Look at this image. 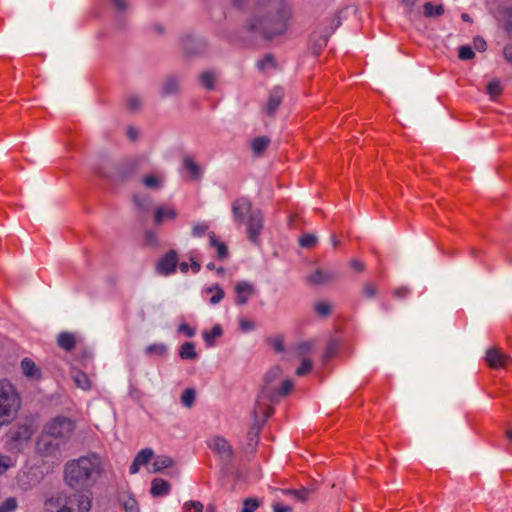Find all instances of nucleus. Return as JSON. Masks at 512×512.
<instances>
[{
	"instance_id": "obj_1",
	"label": "nucleus",
	"mask_w": 512,
	"mask_h": 512,
	"mask_svg": "<svg viewBox=\"0 0 512 512\" xmlns=\"http://www.w3.org/2000/svg\"><path fill=\"white\" fill-rule=\"evenodd\" d=\"M231 5L246 12L237 35H227L230 41L252 43L261 39L272 41L286 34L293 18L288 0H230Z\"/></svg>"
},
{
	"instance_id": "obj_2",
	"label": "nucleus",
	"mask_w": 512,
	"mask_h": 512,
	"mask_svg": "<svg viewBox=\"0 0 512 512\" xmlns=\"http://www.w3.org/2000/svg\"><path fill=\"white\" fill-rule=\"evenodd\" d=\"M103 473L101 457L96 453L81 456L68 461L64 467V480L66 484L77 491L91 488Z\"/></svg>"
},
{
	"instance_id": "obj_3",
	"label": "nucleus",
	"mask_w": 512,
	"mask_h": 512,
	"mask_svg": "<svg viewBox=\"0 0 512 512\" xmlns=\"http://www.w3.org/2000/svg\"><path fill=\"white\" fill-rule=\"evenodd\" d=\"M143 160L141 156L103 158L95 167V173L115 186L125 185L136 178Z\"/></svg>"
},
{
	"instance_id": "obj_4",
	"label": "nucleus",
	"mask_w": 512,
	"mask_h": 512,
	"mask_svg": "<svg viewBox=\"0 0 512 512\" xmlns=\"http://www.w3.org/2000/svg\"><path fill=\"white\" fill-rule=\"evenodd\" d=\"M235 221L247 225L248 238L258 243V237L263 230V214L259 209H252L251 201L246 197L235 199L231 206Z\"/></svg>"
},
{
	"instance_id": "obj_5",
	"label": "nucleus",
	"mask_w": 512,
	"mask_h": 512,
	"mask_svg": "<svg viewBox=\"0 0 512 512\" xmlns=\"http://www.w3.org/2000/svg\"><path fill=\"white\" fill-rule=\"evenodd\" d=\"M43 507L45 512H89L91 500L82 493L60 491L48 496Z\"/></svg>"
},
{
	"instance_id": "obj_6",
	"label": "nucleus",
	"mask_w": 512,
	"mask_h": 512,
	"mask_svg": "<svg viewBox=\"0 0 512 512\" xmlns=\"http://www.w3.org/2000/svg\"><path fill=\"white\" fill-rule=\"evenodd\" d=\"M293 382L289 379L283 381L280 388L268 387L261 388L257 396L255 406L252 414L258 418L260 414H263L265 418L270 417L273 413V408L270 403H276L280 398L287 396L293 389Z\"/></svg>"
},
{
	"instance_id": "obj_7",
	"label": "nucleus",
	"mask_w": 512,
	"mask_h": 512,
	"mask_svg": "<svg viewBox=\"0 0 512 512\" xmlns=\"http://www.w3.org/2000/svg\"><path fill=\"white\" fill-rule=\"evenodd\" d=\"M21 399L16 388L7 380H0V428L9 425L17 416Z\"/></svg>"
},
{
	"instance_id": "obj_8",
	"label": "nucleus",
	"mask_w": 512,
	"mask_h": 512,
	"mask_svg": "<svg viewBox=\"0 0 512 512\" xmlns=\"http://www.w3.org/2000/svg\"><path fill=\"white\" fill-rule=\"evenodd\" d=\"M64 444L65 442L43 430L35 444L36 454L42 459L52 460V462L60 461Z\"/></svg>"
},
{
	"instance_id": "obj_9",
	"label": "nucleus",
	"mask_w": 512,
	"mask_h": 512,
	"mask_svg": "<svg viewBox=\"0 0 512 512\" xmlns=\"http://www.w3.org/2000/svg\"><path fill=\"white\" fill-rule=\"evenodd\" d=\"M75 430V423L68 417L57 416L48 422L44 431L66 443Z\"/></svg>"
},
{
	"instance_id": "obj_10",
	"label": "nucleus",
	"mask_w": 512,
	"mask_h": 512,
	"mask_svg": "<svg viewBox=\"0 0 512 512\" xmlns=\"http://www.w3.org/2000/svg\"><path fill=\"white\" fill-rule=\"evenodd\" d=\"M180 44L182 50L187 55H201L206 52L208 44L207 41L202 37H196L192 34H184L180 38Z\"/></svg>"
},
{
	"instance_id": "obj_11",
	"label": "nucleus",
	"mask_w": 512,
	"mask_h": 512,
	"mask_svg": "<svg viewBox=\"0 0 512 512\" xmlns=\"http://www.w3.org/2000/svg\"><path fill=\"white\" fill-rule=\"evenodd\" d=\"M181 76L175 73L168 74L160 84V95L162 98L177 96L181 93Z\"/></svg>"
},
{
	"instance_id": "obj_12",
	"label": "nucleus",
	"mask_w": 512,
	"mask_h": 512,
	"mask_svg": "<svg viewBox=\"0 0 512 512\" xmlns=\"http://www.w3.org/2000/svg\"><path fill=\"white\" fill-rule=\"evenodd\" d=\"M178 263V254L175 250H169L156 264V272L160 275L168 276L175 272Z\"/></svg>"
},
{
	"instance_id": "obj_13",
	"label": "nucleus",
	"mask_w": 512,
	"mask_h": 512,
	"mask_svg": "<svg viewBox=\"0 0 512 512\" xmlns=\"http://www.w3.org/2000/svg\"><path fill=\"white\" fill-rule=\"evenodd\" d=\"M213 450L219 455L222 462L230 464L233 459V450L228 441L223 437H215L212 444Z\"/></svg>"
},
{
	"instance_id": "obj_14",
	"label": "nucleus",
	"mask_w": 512,
	"mask_h": 512,
	"mask_svg": "<svg viewBox=\"0 0 512 512\" xmlns=\"http://www.w3.org/2000/svg\"><path fill=\"white\" fill-rule=\"evenodd\" d=\"M485 360L493 369L504 368L510 362V358L497 348H490L486 351Z\"/></svg>"
},
{
	"instance_id": "obj_15",
	"label": "nucleus",
	"mask_w": 512,
	"mask_h": 512,
	"mask_svg": "<svg viewBox=\"0 0 512 512\" xmlns=\"http://www.w3.org/2000/svg\"><path fill=\"white\" fill-rule=\"evenodd\" d=\"M234 291L236 293L235 303L241 306L247 304L249 298L255 294L254 286L247 281L238 282Z\"/></svg>"
},
{
	"instance_id": "obj_16",
	"label": "nucleus",
	"mask_w": 512,
	"mask_h": 512,
	"mask_svg": "<svg viewBox=\"0 0 512 512\" xmlns=\"http://www.w3.org/2000/svg\"><path fill=\"white\" fill-rule=\"evenodd\" d=\"M283 97H284V90L282 87L276 86L270 91L269 97H268V102L265 107V113L268 116H270V117L274 116L278 107L282 103Z\"/></svg>"
},
{
	"instance_id": "obj_17",
	"label": "nucleus",
	"mask_w": 512,
	"mask_h": 512,
	"mask_svg": "<svg viewBox=\"0 0 512 512\" xmlns=\"http://www.w3.org/2000/svg\"><path fill=\"white\" fill-rule=\"evenodd\" d=\"M338 277V273L334 270L317 269L307 276V281L313 285H322L332 282Z\"/></svg>"
},
{
	"instance_id": "obj_18",
	"label": "nucleus",
	"mask_w": 512,
	"mask_h": 512,
	"mask_svg": "<svg viewBox=\"0 0 512 512\" xmlns=\"http://www.w3.org/2000/svg\"><path fill=\"white\" fill-rule=\"evenodd\" d=\"M329 40V33L323 31H314L310 39V49L313 55H320L321 51L326 47Z\"/></svg>"
},
{
	"instance_id": "obj_19",
	"label": "nucleus",
	"mask_w": 512,
	"mask_h": 512,
	"mask_svg": "<svg viewBox=\"0 0 512 512\" xmlns=\"http://www.w3.org/2000/svg\"><path fill=\"white\" fill-rule=\"evenodd\" d=\"M57 345L67 351H72L76 346V336L72 332H61L57 336Z\"/></svg>"
},
{
	"instance_id": "obj_20",
	"label": "nucleus",
	"mask_w": 512,
	"mask_h": 512,
	"mask_svg": "<svg viewBox=\"0 0 512 512\" xmlns=\"http://www.w3.org/2000/svg\"><path fill=\"white\" fill-rule=\"evenodd\" d=\"M21 368L23 374L31 379L38 380L41 378V370L40 368L35 364L34 361H32L29 358H24L21 361Z\"/></svg>"
},
{
	"instance_id": "obj_21",
	"label": "nucleus",
	"mask_w": 512,
	"mask_h": 512,
	"mask_svg": "<svg viewBox=\"0 0 512 512\" xmlns=\"http://www.w3.org/2000/svg\"><path fill=\"white\" fill-rule=\"evenodd\" d=\"M208 236L210 246L216 248V258L220 261L227 259L229 257L227 245L224 242L218 241L214 232H210Z\"/></svg>"
},
{
	"instance_id": "obj_22",
	"label": "nucleus",
	"mask_w": 512,
	"mask_h": 512,
	"mask_svg": "<svg viewBox=\"0 0 512 512\" xmlns=\"http://www.w3.org/2000/svg\"><path fill=\"white\" fill-rule=\"evenodd\" d=\"M171 489V485L166 480L155 478L151 482L150 493L153 497L167 495Z\"/></svg>"
},
{
	"instance_id": "obj_23",
	"label": "nucleus",
	"mask_w": 512,
	"mask_h": 512,
	"mask_svg": "<svg viewBox=\"0 0 512 512\" xmlns=\"http://www.w3.org/2000/svg\"><path fill=\"white\" fill-rule=\"evenodd\" d=\"M253 417H254V423L250 427V429L248 431V435H247L250 446L257 444L258 435L260 433L261 427L267 419V418H265V416L263 414H260L257 419L254 415H253Z\"/></svg>"
},
{
	"instance_id": "obj_24",
	"label": "nucleus",
	"mask_w": 512,
	"mask_h": 512,
	"mask_svg": "<svg viewBox=\"0 0 512 512\" xmlns=\"http://www.w3.org/2000/svg\"><path fill=\"white\" fill-rule=\"evenodd\" d=\"M271 143V139L268 136H260L256 137L251 141V149L253 155L256 157H260L263 155L264 151L268 148Z\"/></svg>"
},
{
	"instance_id": "obj_25",
	"label": "nucleus",
	"mask_w": 512,
	"mask_h": 512,
	"mask_svg": "<svg viewBox=\"0 0 512 512\" xmlns=\"http://www.w3.org/2000/svg\"><path fill=\"white\" fill-rule=\"evenodd\" d=\"M314 487H302L300 489H286L282 490V492L286 495L293 496L296 500L305 502L309 496L314 492Z\"/></svg>"
},
{
	"instance_id": "obj_26",
	"label": "nucleus",
	"mask_w": 512,
	"mask_h": 512,
	"mask_svg": "<svg viewBox=\"0 0 512 512\" xmlns=\"http://www.w3.org/2000/svg\"><path fill=\"white\" fill-rule=\"evenodd\" d=\"M71 377L77 387L83 390H87L91 387V382L84 372L77 369H72Z\"/></svg>"
},
{
	"instance_id": "obj_27",
	"label": "nucleus",
	"mask_w": 512,
	"mask_h": 512,
	"mask_svg": "<svg viewBox=\"0 0 512 512\" xmlns=\"http://www.w3.org/2000/svg\"><path fill=\"white\" fill-rule=\"evenodd\" d=\"M223 329L219 324H215L210 331L203 332V339L208 347L215 345V339L221 337Z\"/></svg>"
},
{
	"instance_id": "obj_28",
	"label": "nucleus",
	"mask_w": 512,
	"mask_h": 512,
	"mask_svg": "<svg viewBox=\"0 0 512 512\" xmlns=\"http://www.w3.org/2000/svg\"><path fill=\"white\" fill-rule=\"evenodd\" d=\"M177 212L173 208L159 207L155 211L154 221L156 225H161L165 218L175 219Z\"/></svg>"
},
{
	"instance_id": "obj_29",
	"label": "nucleus",
	"mask_w": 512,
	"mask_h": 512,
	"mask_svg": "<svg viewBox=\"0 0 512 512\" xmlns=\"http://www.w3.org/2000/svg\"><path fill=\"white\" fill-rule=\"evenodd\" d=\"M179 357L183 360H195L198 357L193 342H185L180 346Z\"/></svg>"
},
{
	"instance_id": "obj_30",
	"label": "nucleus",
	"mask_w": 512,
	"mask_h": 512,
	"mask_svg": "<svg viewBox=\"0 0 512 512\" xmlns=\"http://www.w3.org/2000/svg\"><path fill=\"white\" fill-rule=\"evenodd\" d=\"M142 184L152 190H159L163 187V178L155 174H149L142 178Z\"/></svg>"
},
{
	"instance_id": "obj_31",
	"label": "nucleus",
	"mask_w": 512,
	"mask_h": 512,
	"mask_svg": "<svg viewBox=\"0 0 512 512\" xmlns=\"http://www.w3.org/2000/svg\"><path fill=\"white\" fill-rule=\"evenodd\" d=\"M174 464V460L166 455H159L155 458L152 466L153 472H160L163 469L170 468Z\"/></svg>"
},
{
	"instance_id": "obj_32",
	"label": "nucleus",
	"mask_w": 512,
	"mask_h": 512,
	"mask_svg": "<svg viewBox=\"0 0 512 512\" xmlns=\"http://www.w3.org/2000/svg\"><path fill=\"white\" fill-rule=\"evenodd\" d=\"M282 369L279 366L272 367L264 376L263 385L261 388L273 387V382L280 378Z\"/></svg>"
},
{
	"instance_id": "obj_33",
	"label": "nucleus",
	"mask_w": 512,
	"mask_h": 512,
	"mask_svg": "<svg viewBox=\"0 0 512 512\" xmlns=\"http://www.w3.org/2000/svg\"><path fill=\"white\" fill-rule=\"evenodd\" d=\"M424 16L427 18L439 17L444 14V6L442 4L434 6L431 2H426L423 5Z\"/></svg>"
},
{
	"instance_id": "obj_34",
	"label": "nucleus",
	"mask_w": 512,
	"mask_h": 512,
	"mask_svg": "<svg viewBox=\"0 0 512 512\" xmlns=\"http://www.w3.org/2000/svg\"><path fill=\"white\" fill-rule=\"evenodd\" d=\"M133 202L135 204V206L143 211V212H148L151 208V197L149 195H134L133 196Z\"/></svg>"
},
{
	"instance_id": "obj_35",
	"label": "nucleus",
	"mask_w": 512,
	"mask_h": 512,
	"mask_svg": "<svg viewBox=\"0 0 512 512\" xmlns=\"http://www.w3.org/2000/svg\"><path fill=\"white\" fill-rule=\"evenodd\" d=\"M216 73L213 71H204L200 77V83L203 87H205L208 90H213L215 88V80H216Z\"/></svg>"
},
{
	"instance_id": "obj_36",
	"label": "nucleus",
	"mask_w": 512,
	"mask_h": 512,
	"mask_svg": "<svg viewBox=\"0 0 512 512\" xmlns=\"http://www.w3.org/2000/svg\"><path fill=\"white\" fill-rule=\"evenodd\" d=\"M184 166L189 171L192 179L198 180L202 177V170L200 166L191 158L187 157L184 159Z\"/></svg>"
},
{
	"instance_id": "obj_37",
	"label": "nucleus",
	"mask_w": 512,
	"mask_h": 512,
	"mask_svg": "<svg viewBox=\"0 0 512 512\" xmlns=\"http://www.w3.org/2000/svg\"><path fill=\"white\" fill-rule=\"evenodd\" d=\"M205 291L206 293L215 292L209 300L210 304L212 305L218 304L225 296L224 290L218 284L212 287H208Z\"/></svg>"
},
{
	"instance_id": "obj_38",
	"label": "nucleus",
	"mask_w": 512,
	"mask_h": 512,
	"mask_svg": "<svg viewBox=\"0 0 512 512\" xmlns=\"http://www.w3.org/2000/svg\"><path fill=\"white\" fill-rule=\"evenodd\" d=\"M167 346L163 343H155L146 347L145 352L148 355H157L160 357L166 356Z\"/></svg>"
},
{
	"instance_id": "obj_39",
	"label": "nucleus",
	"mask_w": 512,
	"mask_h": 512,
	"mask_svg": "<svg viewBox=\"0 0 512 512\" xmlns=\"http://www.w3.org/2000/svg\"><path fill=\"white\" fill-rule=\"evenodd\" d=\"M316 314L322 318H327L332 312V306L328 302L320 301L314 304Z\"/></svg>"
},
{
	"instance_id": "obj_40",
	"label": "nucleus",
	"mask_w": 512,
	"mask_h": 512,
	"mask_svg": "<svg viewBox=\"0 0 512 512\" xmlns=\"http://www.w3.org/2000/svg\"><path fill=\"white\" fill-rule=\"evenodd\" d=\"M196 399V391L193 388H187L184 390L181 396V403L187 408H191Z\"/></svg>"
},
{
	"instance_id": "obj_41",
	"label": "nucleus",
	"mask_w": 512,
	"mask_h": 512,
	"mask_svg": "<svg viewBox=\"0 0 512 512\" xmlns=\"http://www.w3.org/2000/svg\"><path fill=\"white\" fill-rule=\"evenodd\" d=\"M500 15L504 21V28L507 32H512V8L511 7H502L499 10Z\"/></svg>"
},
{
	"instance_id": "obj_42",
	"label": "nucleus",
	"mask_w": 512,
	"mask_h": 512,
	"mask_svg": "<svg viewBox=\"0 0 512 512\" xmlns=\"http://www.w3.org/2000/svg\"><path fill=\"white\" fill-rule=\"evenodd\" d=\"M341 11L334 14L329 18V26L324 27L321 31L324 33H329V37L334 33V31L341 25Z\"/></svg>"
},
{
	"instance_id": "obj_43",
	"label": "nucleus",
	"mask_w": 512,
	"mask_h": 512,
	"mask_svg": "<svg viewBox=\"0 0 512 512\" xmlns=\"http://www.w3.org/2000/svg\"><path fill=\"white\" fill-rule=\"evenodd\" d=\"M339 348V342L335 339H330L327 343L325 352L323 354L324 361H327L334 357L337 353V350Z\"/></svg>"
},
{
	"instance_id": "obj_44",
	"label": "nucleus",
	"mask_w": 512,
	"mask_h": 512,
	"mask_svg": "<svg viewBox=\"0 0 512 512\" xmlns=\"http://www.w3.org/2000/svg\"><path fill=\"white\" fill-rule=\"evenodd\" d=\"M121 502L126 512H139L138 503L134 497L129 495L124 496Z\"/></svg>"
},
{
	"instance_id": "obj_45",
	"label": "nucleus",
	"mask_w": 512,
	"mask_h": 512,
	"mask_svg": "<svg viewBox=\"0 0 512 512\" xmlns=\"http://www.w3.org/2000/svg\"><path fill=\"white\" fill-rule=\"evenodd\" d=\"M154 452L151 448L142 449L137 453L134 460H136L141 466L147 464L153 457Z\"/></svg>"
},
{
	"instance_id": "obj_46",
	"label": "nucleus",
	"mask_w": 512,
	"mask_h": 512,
	"mask_svg": "<svg viewBox=\"0 0 512 512\" xmlns=\"http://www.w3.org/2000/svg\"><path fill=\"white\" fill-rule=\"evenodd\" d=\"M487 93L491 98H496L502 93V85L499 80L494 79L487 84Z\"/></svg>"
},
{
	"instance_id": "obj_47",
	"label": "nucleus",
	"mask_w": 512,
	"mask_h": 512,
	"mask_svg": "<svg viewBox=\"0 0 512 512\" xmlns=\"http://www.w3.org/2000/svg\"><path fill=\"white\" fill-rule=\"evenodd\" d=\"M126 104L131 112H138L141 108L142 101L138 95H129L126 99Z\"/></svg>"
},
{
	"instance_id": "obj_48",
	"label": "nucleus",
	"mask_w": 512,
	"mask_h": 512,
	"mask_svg": "<svg viewBox=\"0 0 512 512\" xmlns=\"http://www.w3.org/2000/svg\"><path fill=\"white\" fill-rule=\"evenodd\" d=\"M260 505V502L256 498H246L243 501V507L241 512H254Z\"/></svg>"
},
{
	"instance_id": "obj_49",
	"label": "nucleus",
	"mask_w": 512,
	"mask_h": 512,
	"mask_svg": "<svg viewBox=\"0 0 512 512\" xmlns=\"http://www.w3.org/2000/svg\"><path fill=\"white\" fill-rule=\"evenodd\" d=\"M317 243V237L314 234H304L299 239V244L304 248H311Z\"/></svg>"
},
{
	"instance_id": "obj_50",
	"label": "nucleus",
	"mask_w": 512,
	"mask_h": 512,
	"mask_svg": "<svg viewBox=\"0 0 512 512\" xmlns=\"http://www.w3.org/2000/svg\"><path fill=\"white\" fill-rule=\"evenodd\" d=\"M458 57L461 60H470L475 57V53L471 46L463 45L459 47Z\"/></svg>"
},
{
	"instance_id": "obj_51",
	"label": "nucleus",
	"mask_w": 512,
	"mask_h": 512,
	"mask_svg": "<svg viewBox=\"0 0 512 512\" xmlns=\"http://www.w3.org/2000/svg\"><path fill=\"white\" fill-rule=\"evenodd\" d=\"M16 507L17 500L14 497H9L0 504V512H11L15 510Z\"/></svg>"
},
{
	"instance_id": "obj_52",
	"label": "nucleus",
	"mask_w": 512,
	"mask_h": 512,
	"mask_svg": "<svg viewBox=\"0 0 512 512\" xmlns=\"http://www.w3.org/2000/svg\"><path fill=\"white\" fill-rule=\"evenodd\" d=\"M312 369V361L310 359H303L300 367L295 371L297 376H304L309 373Z\"/></svg>"
},
{
	"instance_id": "obj_53",
	"label": "nucleus",
	"mask_w": 512,
	"mask_h": 512,
	"mask_svg": "<svg viewBox=\"0 0 512 512\" xmlns=\"http://www.w3.org/2000/svg\"><path fill=\"white\" fill-rule=\"evenodd\" d=\"M377 286L373 283H365L363 285V295L366 298H374L377 294Z\"/></svg>"
},
{
	"instance_id": "obj_54",
	"label": "nucleus",
	"mask_w": 512,
	"mask_h": 512,
	"mask_svg": "<svg viewBox=\"0 0 512 512\" xmlns=\"http://www.w3.org/2000/svg\"><path fill=\"white\" fill-rule=\"evenodd\" d=\"M411 291L406 286H401L393 290V296L397 300H402L410 295Z\"/></svg>"
},
{
	"instance_id": "obj_55",
	"label": "nucleus",
	"mask_w": 512,
	"mask_h": 512,
	"mask_svg": "<svg viewBox=\"0 0 512 512\" xmlns=\"http://www.w3.org/2000/svg\"><path fill=\"white\" fill-rule=\"evenodd\" d=\"M12 466L10 456L0 454V475L4 474Z\"/></svg>"
},
{
	"instance_id": "obj_56",
	"label": "nucleus",
	"mask_w": 512,
	"mask_h": 512,
	"mask_svg": "<svg viewBox=\"0 0 512 512\" xmlns=\"http://www.w3.org/2000/svg\"><path fill=\"white\" fill-rule=\"evenodd\" d=\"M314 346L313 341H304L297 345L296 349L299 355L307 354Z\"/></svg>"
},
{
	"instance_id": "obj_57",
	"label": "nucleus",
	"mask_w": 512,
	"mask_h": 512,
	"mask_svg": "<svg viewBox=\"0 0 512 512\" xmlns=\"http://www.w3.org/2000/svg\"><path fill=\"white\" fill-rule=\"evenodd\" d=\"M203 508H204V506L200 501L190 500L184 504V509L187 511H190L191 509H193L195 512H203Z\"/></svg>"
},
{
	"instance_id": "obj_58",
	"label": "nucleus",
	"mask_w": 512,
	"mask_h": 512,
	"mask_svg": "<svg viewBox=\"0 0 512 512\" xmlns=\"http://www.w3.org/2000/svg\"><path fill=\"white\" fill-rule=\"evenodd\" d=\"M178 332L185 334L189 338H192L195 335L196 330L186 323H181L178 327Z\"/></svg>"
},
{
	"instance_id": "obj_59",
	"label": "nucleus",
	"mask_w": 512,
	"mask_h": 512,
	"mask_svg": "<svg viewBox=\"0 0 512 512\" xmlns=\"http://www.w3.org/2000/svg\"><path fill=\"white\" fill-rule=\"evenodd\" d=\"M111 3L114 9L119 13H124L128 9V1L127 0H111Z\"/></svg>"
},
{
	"instance_id": "obj_60",
	"label": "nucleus",
	"mask_w": 512,
	"mask_h": 512,
	"mask_svg": "<svg viewBox=\"0 0 512 512\" xmlns=\"http://www.w3.org/2000/svg\"><path fill=\"white\" fill-rule=\"evenodd\" d=\"M208 226L206 224H196L192 228V234L196 237H201L207 231Z\"/></svg>"
},
{
	"instance_id": "obj_61",
	"label": "nucleus",
	"mask_w": 512,
	"mask_h": 512,
	"mask_svg": "<svg viewBox=\"0 0 512 512\" xmlns=\"http://www.w3.org/2000/svg\"><path fill=\"white\" fill-rule=\"evenodd\" d=\"M474 47L478 51H485L487 48V43L484 38L477 36L474 38Z\"/></svg>"
},
{
	"instance_id": "obj_62",
	"label": "nucleus",
	"mask_w": 512,
	"mask_h": 512,
	"mask_svg": "<svg viewBox=\"0 0 512 512\" xmlns=\"http://www.w3.org/2000/svg\"><path fill=\"white\" fill-rule=\"evenodd\" d=\"M274 58L272 54H267L265 57L257 62L259 69L263 70L268 64H273Z\"/></svg>"
},
{
	"instance_id": "obj_63",
	"label": "nucleus",
	"mask_w": 512,
	"mask_h": 512,
	"mask_svg": "<svg viewBox=\"0 0 512 512\" xmlns=\"http://www.w3.org/2000/svg\"><path fill=\"white\" fill-rule=\"evenodd\" d=\"M273 511L274 512H291L292 508L287 505H283L281 503H275L273 504Z\"/></svg>"
},
{
	"instance_id": "obj_64",
	"label": "nucleus",
	"mask_w": 512,
	"mask_h": 512,
	"mask_svg": "<svg viewBox=\"0 0 512 512\" xmlns=\"http://www.w3.org/2000/svg\"><path fill=\"white\" fill-rule=\"evenodd\" d=\"M503 55L504 58L509 62L512 63V44L506 45L503 49Z\"/></svg>"
}]
</instances>
